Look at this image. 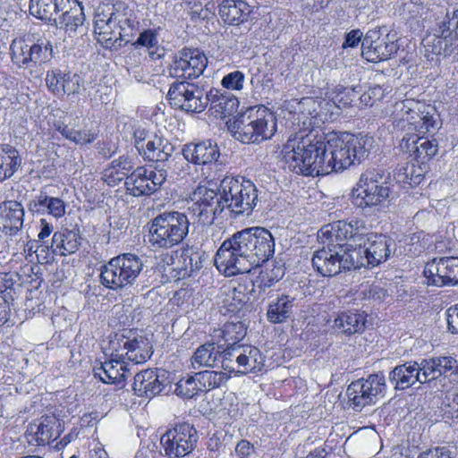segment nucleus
<instances>
[{"instance_id": "obj_1", "label": "nucleus", "mask_w": 458, "mask_h": 458, "mask_svg": "<svg viewBox=\"0 0 458 458\" xmlns=\"http://www.w3.org/2000/svg\"><path fill=\"white\" fill-rule=\"evenodd\" d=\"M275 253V240L264 227H250L223 242L215 256V265L226 276L250 273L268 261Z\"/></svg>"}, {"instance_id": "obj_2", "label": "nucleus", "mask_w": 458, "mask_h": 458, "mask_svg": "<svg viewBox=\"0 0 458 458\" xmlns=\"http://www.w3.org/2000/svg\"><path fill=\"white\" fill-rule=\"evenodd\" d=\"M284 158L291 171L305 176L330 174V154L327 140L323 136H294L283 149Z\"/></svg>"}, {"instance_id": "obj_3", "label": "nucleus", "mask_w": 458, "mask_h": 458, "mask_svg": "<svg viewBox=\"0 0 458 458\" xmlns=\"http://www.w3.org/2000/svg\"><path fill=\"white\" fill-rule=\"evenodd\" d=\"M109 14L98 13L94 21V31L98 41L106 47L117 49L131 42L139 30L134 11L124 4H118Z\"/></svg>"}, {"instance_id": "obj_4", "label": "nucleus", "mask_w": 458, "mask_h": 458, "mask_svg": "<svg viewBox=\"0 0 458 458\" xmlns=\"http://www.w3.org/2000/svg\"><path fill=\"white\" fill-rule=\"evenodd\" d=\"M191 223L188 216L179 211H164L148 223V242L154 251L172 249L187 237Z\"/></svg>"}, {"instance_id": "obj_5", "label": "nucleus", "mask_w": 458, "mask_h": 458, "mask_svg": "<svg viewBox=\"0 0 458 458\" xmlns=\"http://www.w3.org/2000/svg\"><path fill=\"white\" fill-rule=\"evenodd\" d=\"M356 267H376L386 261L395 250L394 241L389 236L377 233H369L365 224L358 222L352 243H349Z\"/></svg>"}, {"instance_id": "obj_6", "label": "nucleus", "mask_w": 458, "mask_h": 458, "mask_svg": "<svg viewBox=\"0 0 458 458\" xmlns=\"http://www.w3.org/2000/svg\"><path fill=\"white\" fill-rule=\"evenodd\" d=\"M233 137L243 142H258L270 139L276 131L274 114L264 106L250 107L229 124Z\"/></svg>"}, {"instance_id": "obj_7", "label": "nucleus", "mask_w": 458, "mask_h": 458, "mask_svg": "<svg viewBox=\"0 0 458 458\" xmlns=\"http://www.w3.org/2000/svg\"><path fill=\"white\" fill-rule=\"evenodd\" d=\"M219 191L223 192L222 203L235 216H250L259 202L256 185L243 177H225Z\"/></svg>"}, {"instance_id": "obj_8", "label": "nucleus", "mask_w": 458, "mask_h": 458, "mask_svg": "<svg viewBox=\"0 0 458 458\" xmlns=\"http://www.w3.org/2000/svg\"><path fill=\"white\" fill-rule=\"evenodd\" d=\"M143 268L140 257L123 253L109 260L100 273L101 284L111 290L120 291L133 284Z\"/></svg>"}, {"instance_id": "obj_9", "label": "nucleus", "mask_w": 458, "mask_h": 458, "mask_svg": "<svg viewBox=\"0 0 458 458\" xmlns=\"http://www.w3.org/2000/svg\"><path fill=\"white\" fill-rule=\"evenodd\" d=\"M386 377L382 372L352 381L346 389L347 405L356 412L375 404L386 392Z\"/></svg>"}, {"instance_id": "obj_10", "label": "nucleus", "mask_w": 458, "mask_h": 458, "mask_svg": "<svg viewBox=\"0 0 458 458\" xmlns=\"http://www.w3.org/2000/svg\"><path fill=\"white\" fill-rule=\"evenodd\" d=\"M220 354L221 367L230 373H255L263 367V357L255 346L229 344Z\"/></svg>"}, {"instance_id": "obj_11", "label": "nucleus", "mask_w": 458, "mask_h": 458, "mask_svg": "<svg viewBox=\"0 0 458 458\" xmlns=\"http://www.w3.org/2000/svg\"><path fill=\"white\" fill-rule=\"evenodd\" d=\"M435 55L451 57L458 62V10L452 16L446 13L444 19L437 24L432 36L424 39Z\"/></svg>"}, {"instance_id": "obj_12", "label": "nucleus", "mask_w": 458, "mask_h": 458, "mask_svg": "<svg viewBox=\"0 0 458 458\" xmlns=\"http://www.w3.org/2000/svg\"><path fill=\"white\" fill-rule=\"evenodd\" d=\"M10 55L12 62L20 68L32 69L52 59L53 47L46 39L33 42L20 38L12 41Z\"/></svg>"}, {"instance_id": "obj_13", "label": "nucleus", "mask_w": 458, "mask_h": 458, "mask_svg": "<svg viewBox=\"0 0 458 458\" xmlns=\"http://www.w3.org/2000/svg\"><path fill=\"white\" fill-rule=\"evenodd\" d=\"M204 85L189 81H174L170 85L167 98L171 106L188 113H201L208 105Z\"/></svg>"}, {"instance_id": "obj_14", "label": "nucleus", "mask_w": 458, "mask_h": 458, "mask_svg": "<svg viewBox=\"0 0 458 458\" xmlns=\"http://www.w3.org/2000/svg\"><path fill=\"white\" fill-rule=\"evenodd\" d=\"M350 246L338 249H322L315 251L312 257L313 267L323 276H333L343 271L357 269Z\"/></svg>"}, {"instance_id": "obj_15", "label": "nucleus", "mask_w": 458, "mask_h": 458, "mask_svg": "<svg viewBox=\"0 0 458 458\" xmlns=\"http://www.w3.org/2000/svg\"><path fill=\"white\" fill-rule=\"evenodd\" d=\"M198 441L199 435L194 426L184 422L166 430L160 438V445L165 456L180 458L191 454Z\"/></svg>"}, {"instance_id": "obj_16", "label": "nucleus", "mask_w": 458, "mask_h": 458, "mask_svg": "<svg viewBox=\"0 0 458 458\" xmlns=\"http://www.w3.org/2000/svg\"><path fill=\"white\" fill-rule=\"evenodd\" d=\"M384 174L375 169L367 170L360 175L357 188L353 191L355 204L360 208L380 205L389 196V188L385 185Z\"/></svg>"}, {"instance_id": "obj_17", "label": "nucleus", "mask_w": 458, "mask_h": 458, "mask_svg": "<svg viewBox=\"0 0 458 458\" xmlns=\"http://www.w3.org/2000/svg\"><path fill=\"white\" fill-rule=\"evenodd\" d=\"M399 46L386 27L369 30L361 42V55L369 62L378 63L390 59Z\"/></svg>"}, {"instance_id": "obj_18", "label": "nucleus", "mask_w": 458, "mask_h": 458, "mask_svg": "<svg viewBox=\"0 0 458 458\" xmlns=\"http://www.w3.org/2000/svg\"><path fill=\"white\" fill-rule=\"evenodd\" d=\"M192 205L189 208L197 216L199 222L203 225H210L216 216L225 208L222 203L223 192L219 191V196L216 190L206 186H199L192 194Z\"/></svg>"}, {"instance_id": "obj_19", "label": "nucleus", "mask_w": 458, "mask_h": 458, "mask_svg": "<svg viewBox=\"0 0 458 458\" xmlns=\"http://www.w3.org/2000/svg\"><path fill=\"white\" fill-rule=\"evenodd\" d=\"M208 65L207 56L197 48H183L179 51L170 64L172 77L188 81L199 77Z\"/></svg>"}, {"instance_id": "obj_20", "label": "nucleus", "mask_w": 458, "mask_h": 458, "mask_svg": "<svg viewBox=\"0 0 458 458\" xmlns=\"http://www.w3.org/2000/svg\"><path fill=\"white\" fill-rule=\"evenodd\" d=\"M423 274L428 285H455L458 284V257L434 259L426 264Z\"/></svg>"}, {"instance_id": "obj_21", "label": "nucleus", "mask_w": 458, "mask_h": 458, "mask_svg": "<svg viewBox=\"0 0 458 458\" xmlns=\"http://www.w3.org/2000/svg\"><path fill=\"white\" fill-rule=\"evenodd\" d=\"M144 150L140 152V156L144 159L153 162H167V167L172 165L178 166L179 170H183L185 163L180 155L173 157L174 147L168 140L157 135L150 136L149 140L144 144Z\"/></svg>"}, {"instance_id": "obj_22", "label": "nucleus", "mask_w": 458, "mask_h": 458, "mask_svg": "<svg viewBox=\"0 0 458 458\" xmlns=\"http://www.w3.org/2000/svg\"><path fill=\"white\" fill-rule=\"evenodd\" d=\"M359 220H351L346 222L344 220L328 224L318 231V238L323 247L327 249H338L343 246L342 242H346V245L352 243L355 232L357 230Z\"/></svg>"}, {"instance_id": "obj_23", "label": "nucleus", "mask_w": 458, "mask_h": 458, "mask_svg": "<svg viewBox=\"0 0 458 458\" xmlns=\"http://www.w3.org/2000/svg\"><path fill=\"white\" fill-rule=\"evenodd\" d=\"M57 21L70 38L75 37L82 30L85 21L84 8L78 0H61L58 9Z\"/></svg>"}, {"instance_id": "obj_24", "label": "nucleus", "mask_w": 458, "mask_h": 458, "mask_svg": "<svg viewBox=\"0 0 458 458\" xmlns=\"http://www.w3.org/2000/svg\"><path fill=\"white\" fill-rule=\"evenodd\" d=\"M165 369H148L134 376L132 388L138 396L152 398L162 392L165 386Z\"/></svg>"}, {"instance_id": "obj_25", "label": "nucleus", "mask_w": 458, "mask_h": 458, "mask_svg": "<svg viewBox=\"0 0 458 458\" xmlns=\"http://www.w3.org/2000/svg\"><path fill=\"white\" fill-rule=\"evenodd\" d=\"M183 162L195 165H208L216 162L220 157L219 148L216 143L210 140H204L199 143H188L182 148Z\"/></svg>"}, {"instance_id": "obj_26", "label": "nucleus", "mask_w": 458, "mask_h": 458, "mask_svg": "<svg viewBox=\"0 0 458 458\" xmlns=\"http://www.w3.org/2000/svg\"><path fill=\"white\" fill-rule=\"evenodd\" d=\"M24 209L22 205L15 200H7L0 206V231L13 236L22 228Z\"/></svg>"}, {"instance_id": "obj_27", "label": "nucleus", "mask_w": 458, "mask_h": 458, "mask_svg": "<svg viewBox=\"0 0 458 458\" xmlns=\"http://www.w3.org/2000/svg\"><path fill=\"white\" fill-rule=\"evenodd\" d=\"M94 375L105 384H114L119 388H123L127 377L131 373L123 361L111 360L95 368Z\"/></svg>"}, {"instance_id": "obj_28", "label": "nucleus", "mask_w": 458, "mask_h": 458, "mask_svg": "<svg viewBox=\"0 0 458 458\" xmlns=\"http://www.w3.org/2000/svg\"><path fill=\"white\" fill-rule=\"evenodd\" d=\"M29 208L33 213L49 214L60 218L65 214L64 201L60 198L50 197L47 188H43L39 194L30 200Z\"/></svg>"}, {"instance_id": "obj_29", "label": "nucleus", "mask_w": 458, "mask_h": 458, "mask_svg": "<svg viewBox=\"0 0 458 458\" xmlns=\"http://www.w3.org/2000/svg\"><path fill=\"white\" fill-rule=\"evenodd\" d=\"M367 314L359 311H344L334 320V328L345 335L362 334L365 331Z\"/></svg>"}, {"instance_id": "obj_30", "label": "nucleus", "mask_w": 458, "mask_h": 458, "mask_svg": "<svg viewBox=\"0 0 458 458\" xmlns=\"http://www.w3.org/2000/svg\"><path fill=\"white\" fill-rule=\"evenodd\" d=\"M59 424L55 417H42L38 424H30L26 431V437L29 444L36 445H45L51 439H55V427Z\"/></svg>"}, {"instance_id": "obj_31", "label": "nucleus", "mask_w": 458, "mask_h": 458, "mask_svg": "<svg viewBox=\"0 0 458 458\" xmlns=\"http://www.w3.org/2000/svg\"><path fill=\"white\" fill-rule=\"evenodd\" d=\"M251 7L242 0H224L219 4V15L225 22L238 25L248 21Z\"/></svg>"}, {"instance_id": "obj_32", "label": "nucleus", "mask_w": 458, "mask_h": 458, "mask_svg": "<svg viewBox=\"0 0 458 458\" xmlns=\"http://www.w3.org/2000/svg\"><path fill=\"white\" fill-rule=\"evenodd\" d=\"M389 380L394 383V388L402 390L409 388L416 382L420 383L419 363L409 361L396 366L389 373Z\"/></svg>"}, {"instance_id": "obj_33", "label": "nucleus", "mask_w": 458, "mask_h": 458, "mask_svg": "<svg viewBox=\"0 0 458 458\" xmlns=\"http://www.w3.org/2000/svg\"><path fill=\"white\" fill-rule=\"evenodd\" d=\"M344 143L348 156L352 157V165L360 164L369 156L372 138L366 135H353L352 133H342Z\"/></svg>"}, {"instance_id": "obj_34", "label": "nucleus", "mask_w": 458, "mask_h": 458, "mask_svg": "<svg viewBox=\"0 0 458 458\" xmlns=\"http://www.w3.org/2000/svg\"><path fill=\"white\" fill-rule=\"evenodd\" d=\"M210 109L216 115L226 117L233 114L238 108L239 101L236 97L230 93H222L219 89H212L208 91Z\"/></svg>"}, {"instance_id": "obj_35", "label": "nucleus", "mask_w": 458, "mask_h": 458, "mask_svg": "<svg viewBox=\"0 0 458 458\" xmlns=\"http://www.w3.org/2000/svg\"><path fill=\"white\" fill-rule=\"evenodd\" d=\"M346 143H344L342 134L340 136L332 137L327 140L328 153L330 154L329 170L338 172L350 167L352 165V157L348 156L345 148Z\"/></svg>"}, {"instance_id": "obj_36", "label": "nucleus", "mask_w": 458, "mask_h": 458, "mask_svg": "<svg viewBox=\"0 0 458 458\" xmlns=\"http://www.w3.org/2000/svg\"><path fill=\"white\" fill-rule=\"evenodd\" d=\"M295 298L288 294H281L268 304L267 318L270 323L281 324L291 318Z\"/></svg>"}, {"instance_id": "obj_37", "label": "nucleus", "mask_w": 458, "mask_h": 458, "mask_svg": "<svg viewBox=\"0 0 458 458\" xmlns=\"http://www.w3.org/2000/svg\"><path fill=\"white\" fill-rule=\"evenodd\" d=\"M126 192L134 197L150 195L153 193L148 177V170L143 167H138L125 180Z\"/></svg>"}, {"instance_id": "obj_38", "label": "nucleus", "mask_w": 458, "mask_h": 458, "mask_svg": "<svg viewBox=\"0 0 458 458\" xmlns=\"http://www.w3.org/2000/svg\"><path fill=\"white\" fill-rule=\"evenodd\" d=\"M21 158L18 150L9 145H0V182L10 178L20 167Z\"/></svg>"}, {"instance_id": "obj_39", "label": "nucleus", "mask_w": 458, "mask_h": 458, "mask_svg": "<svg viewBox=\"0 0 458 458\" xmlns=\"http://www.w3.org/2000/svg\"><path fill=\"white\" fill-rule=\"evenodd\" d=\"M407 146L414 158L421 163L432 158L438 149L436 140H428L425 137L409 138Z\"/></svg>"}, {"instance_id": "obj_40", "label": "nucleus", "mask_w": 458, "mask_h": 458, "mask_svg": "<svg viewBox=\"0 0 458 458\" xmlns=\"http://www.w3.org/2000/svg\"><path fill=\"white\" fill-rule=\"evenodd\" d=\"M220 346L216 347L215 344L207 343L200 345L191 357V365L194 369L202 367H216L220 362Z\"/></svg>"}, {"instance_id": "obj_41", "label": "nucleus", "mask_w": 458, "mask_h": 458, "mask_svg": "<svg viewBox=\"0 0 458 458\" xmlns=\"http://www.w3.org/2000/svg\"><path fill=\"white\" fill-rule=\"evenodd\" d=\"M55 245L62 251V255L74 253L81 245V236L78 231L64 229L55 232L52 238V247Z\"/></svg>"}, {"instance_id": "obj_42", "label": "nucleus", "mask_w": 458, "mask_h": 458, "mask_svg": "<svg viewBox=\"0 0 458 458\" xmlns=\"http://www.w3.org/2000/svg\"><path fill=\"white\" fill-rule=\"evenodd\" d=\"M160 28L158 29H148L141 31L133 46L147 47L149 51V55L152 59H159L164 55V50L158 48V34Z\"/></svg>"}, {"instance_id": "obj_43", "label": "nucleus", "mask_w": 458, "mask_h": 458, "mask_svg": "<svg viewBox=\"0 0 458 458\" xmlns=\"http://www.w3.org/2000/svg\"><path fill=\"white\" fill-rule=\"evenodd\" d=\"M247 333V326L238 317H231L230 320L227 321L222 329L221 337L225 342L230 343L231 344H238V342L242 340Z\"/></svg>"}, {"instance_id": "obj_44", "label": "nucleus", "mask_w": 458, "mask_h": 458, "mask_svg": "<svg viewBox=\"0 0 458 458\" xmlns=\"http://www.w3.org/2000/svg\"><path fill=\"white\" fill-rule=\"evenodd\" d=\"M61 0H30V13L40 20H51L58 13Z\"/></svg>"}, {"instance_id": "obj_45", "label": "nucleus", "mask_w": 458, "mask_h": 458, "mask_svg": "<svg viewBox=\"0 0 458 458\" xmlns=\"http://www.w3.org/2000/svg\"><path fill=\"white\" fill-rule=\"evenodd\" d=\"M196 378L199 379V386L202 392H208L211 389L222 386L229 378V376L222 371L204 370L196 373Z\"/></svg>"}, {"instance_id": "obj_46", "label": "nucleus", "mask_w": 458, "mask_h": 458, "mask_svg": "<svg viewBox=\"0 0 458 458\" xmlns=\"http://www.w3.org/2000/svg\"><path fill=\"white\" fill-rule=\"evenodd\" d=\"M201 392V387L199 386V379L196 378V373L192 376L181 378L176 383L174 389V394L184 399H191Z\"/></svg>"}, {"instance_id": "obj_47", "label": "nucleus", "mask_w": 458, "mask_h": 458, "mask_svg": "<svg viewBox=\"0 0 458 458\" xmlns=\"http://www.w3.org/2000/svg\"><path fill=\"white\" fill-rule=\"evenodd\" d=\"M270 267L260 272L259 278L264 288L272 286L284 276V268L280 262L273 261Z\"/></svg>"}, {"instance_id": "obj_48", "label": "nucleus", "mask_w": 458, "mask_h": 458, "mask_svg": "<svg viewBox=\"0 0 458 458\" xmlns=\"http://www.w3.org/2000/svg\"><path fill=\"white\" fill-rule=\"evenodd\" d=\"M394 178L400 183H407L411 187L419 185L424 179V176L419 173H415L414 165H406L398 168L394 174Z\"/></svg>"}, {"instance_id": "obj_49", "label": "nucleus", "mask_w": 458, "mask_h": 458, "mask_svg": "<svg viewBox=\"0 0 458 458\" xmlns=\"http://www.w3.org/2000/svg\"><path fill=\"white\" fill-rule=\"evenodd\" d=\"M60 133L66 139L75 142L76 144H88L96 140L97 135L87 131H76L68 126H60L58 128Z\"/></svg>"}, {"instance_id": "obj_50", "label": "nucleus", "mask_w": 458, "mask_h": 458, "mask_svg": "<svg viewBox=\"0 0 458 458\" xmlns=\"http://www.w3.org/2000/svg\"><path fill=\"white\" fill-rule=\"evenodd\" d=\"M66 72L60 69H53L46 74V84L48 89L55 95L62 93L63 85L65 82Z\"/></svg>"}, {"instance_id": "obj_51", "label": "nucleus", "mask_w": 458, "mask_h": 458, "mask_svg": "<svg viewBox=\"0 0 458 458\" xmlns=\"http://www.w3.org/2000/svg\"><path fill=\"white\" fill-rule=\"evenodd\" d=\"M417 106L418 102L414 101L413 99H405L396 102L393 111L394 122L403 123H407L410 112H412L413 108Z\"/></svg>"}, {"instance_id": "obj_52", "label": "nucleus", "mask_w": 458, "mask_h": 458, "mask_svg": "<svg viewBox=\"0 0 458 458\" xmlns=\"http://www.w3.org/2000/svg\"><path fill=\"white\" fill-rule=\"evenodd\" d=\"M184 259V270L188 276H192L193 273L198 272L203 267L202 255L197 251L189 253L187 250L182 255Z\"/></svg>"}, {"instance_id": "obj_53", "label": "nucleus", "mask_w": 458, "mask_h": 458, "mask_svg": "<svg viewBox=\"0 0 458 458\" xmlns=\"http://www.w3.org/2000/svg\"><path fill=\"white\" fill-rule=\"evenodd\" d=\"M84 86V80L77 73L67 72L65 82L62 88V93L71 95L80 93L81 88Z\"/></svg>"}, {"instance_id": "obj_54", "label": "nucleus", "mask_w": 458, "mask_h": 458, "mask_svg": "<svg viewBox=\"0 0 458 458\" xmlns=\"http://www.w3.org/2000/svg\"><path fill=\"white\" fill-rule=\"evenodd\" d=\"M245 75L242 72L234 71L226 74L221 81L224 88L233 90H241L243 88Z\"/></svg>"}, {"instance_id": "obj_55", "label": "nucleus", "mask_w": 458, "mask_h": 458, "mask_svg": "<svg viewBox=\"0 0 458 458\" xmlns=\"http://www.w3.org/2000/svg\"><path fill=\"white\" fill-rule=\"evenodd\" d=\"M419 458H457L455 446H437L422 453Z\"/></svg>"}, {"instance_id": "obj_56", "label": "nucleus", "mask_w": 458, "mask_h": 458, "mask_svg": "<svg viewBox=\"0 0 458 458\" xmlns=\"http://www.w3.org/2000/svg\"><path fill=\"white\" fill-rule=\"evenodd\" d=\"M437 369V376H443L446 372L453 370L457 360L450 356H438L430 358Z\"/></svg>"}, {"instance_id": "obj_57", "label": "nucleus", "mask_w": 458, "mask_h": 458, "mask_svg": "<svg viewBox=\"0 0 458 458\" xmlns=\"http://www.w3.org/2000/svg\"><path fill=\"white\" fill-rule=\"evenodd\" d=\"M420 383L424 384L428 381L435 380L439 377L433 365L431 359H424L419 363Z\"/></svg>"}, {"instance_id": "obj_58", "label": "nucleus", "mask_w": 458, "mask_h": 458, "mask_svg": "<svg viewBox=\"0 0 458 458\" xmlns=\"http://www.w3.org/2000/svg\"><path fill=\"white\" fill-rule=\"evenodd\" d=\"M148 177H149V184L154 193L165 182L167 177L166 170L155 168V170L148 171Z\"/></svg>"}, {"instance_id": "obj_59", "label": "nucleus", "mask_w": 458, "mask_h": 458, "mask_svg": "<svg viewBox=\"0 0 458 458\" xmlns=\"http://www.w3.org/2000/svg\"><path fill=\"white\" fill-rule=\"evenodd\" d=\"M105 181L108 185L114 186L120 182H122L126 176L124 171L114 170L113 168H106L104 173Z\"/></svg>"}, {"instance_id": "obj_60", "label": "nucleus", "mask_w": 458, "mask_h": 458, "mask_svg": "<svg viewBox=\"0 0 458 458\" xmlns=\"http://www.w3.org/2000/svg\"><path fill=\"white\" fill-rule=\"evenodd\" d=\"M153 134H150L148 131H145L144 129H137L134 131L133 136H134V146L136 149L138 150L139 154L142 150H144V144L147 143V141L149 140L150 136Z\"/></svg>"}, {"instance_id": "obj_61", "label": "nucleus", "mask_w": 458, "mask_h": 458, "mask_svg": "<svg viewBox=\"0 0 458 458\" xmlns=\"http://www.w3.org/2000/svg\"><path fill=\"white\" fill-rule=\"evenodd\" d=\"M316 101L311 98H303L298 103V111L303 115L309 114L311 117H314L313 114L316 113Z\"/></svg>"}, {"instance_id": "obj_62", "label": "nucleus", "mask_w": 458, "mask_h": 458, "mask_svg": "<svg viewBox=\"0 0 458 458\" xmlns=\"http://www.w3.org/2000/svg\"><path fill=\"white\" fill-rule=\"evenodd\" d=\"M424 108H425V106L423 104L418 102V106L413 108L412 112H410V114H409L406 123L409 125H412L414 127V129H418L420 126V123H421V120H423L422 113H424V110H422V109H424Z\"/></svg>"}, {"instance_id": "obj_63", "label": "nucleus", "mask_w": 458, "mask_h": 458, "mask_svg": "<svg viewBox=\"0 0 458 458\" xmlns=\"http://www.w3.org/2000/svg\"><path fill=\"white\" fill-rule=\"evenodd\" d=\"M448 329L453 334H458V304L447 310Z\"/></svg>"}, {"instance_id": "obj_64", "label": "nucleus", "mask_w": 458, "mask_h": 458, "mask_svg": "<svg viewBox=\"0 0 458 458\" xmlns=\"http://www.w3.org/2000/svg\"><path fill=\"white\" fill-rule=\"evenodd\" d=\"M108 168L124 171V174H127L128 172L132 168V165L131 159L128 157L123 156L117 159L113 160Z\"/></svg>"}]
</instances>
